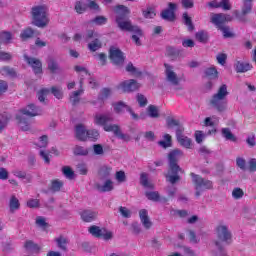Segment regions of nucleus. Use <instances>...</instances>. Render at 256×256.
<instances>
[{"label": "nucleus", "mask_w": 256, "mask_h": 256, "mask_svg": "<svg viewBox=\"0 0 256 256\" xmlns=\"http://www.w3.org/2000/svg\"><path fill=\"white\" fill-rule=\"evenodd\" d=\"M34 35L35 31H33L31 28H26L21 32L20 38L22 41H27V39H31Z\"/></svg>", "instance_id": "44"}, {"label": "nucleus", "mask_w": 256, "mask_h": 256, "mask_svg": "<svg viewBox=\"0 0 256 256\" xmlns=\"http://www.w3.org/2000/svg\"><path fill=\"white\" fill-rule=\"evenodd\" d=\"M145 195H146L147 199H149V201H155V202L159 201V199L161 197L159 195V192H156V191H154V192H145Z\"/></svg>", "instance_id": "60"}, {"label": "nucleus", "mask_w": 256, "mask_h": 256, "mask_svg": "<svg viewBox=\"0 0 256 256\" xmlns=\"http://www.w3.org/2000/svg\"><path fill=\"white\" fill-rule=\"evenodd\" d=\"M219 123V118L217 116L207 117L204 120L205 127H215Z\"/></svg>", "instance_id": "47"}, {"label": "nucleus", "mask_w": 256, "mask_h": 256, "mask_svg": "<svg viewBox=\"0 0 256 256\" xmlns=\"http://www.w3.org/2000/svg\"><path fill=\"white\" fill-rule=\"evenodd\" d=\"M114 11L116 13V25L120 31H127L128 33H133L131 36L132 41L138 47H141V37H143V30L137 26L133 25L131 19H129V15H131V10L129 7L125 5H116L114 7Z\"/></svg>", "instance_id": "1"}, {"label": "nucleus", "mask_w": 256, "mask_h": 256, "mask_svg": "<svg viewBox=\"0 0 256 256\" xmlns=\"http://www.w3.org/2000/svg\"><path fill=\"white\" fill-rule=\"evenodd\" d=\"M87 128L83 124L75 126V137L78 141H87Z\"/></svg>", "instance_id": "17"}, {"label": "nucleus", "mask_w": 256, "mask_h": 256, "mask_svg": "<svg viewBox=\"0 0 256 256\" xmlns=\"http://www.w3.org/2000/svg\"><path fill=\"white\" fill-rule=\"evenodd\" d=\"M195 38L197 39V41H199V43H208L209 42V33H207L206 31H199L196 33Z\"/></svg>", "instance_id": "41"}, {"label": "nucleus", "mask_w": 256, "mask_h": 256, "mask_svg": "<svg viewBox=\"0 0 256 256\" xmlns=\"http://www.w3.org/2000/svg\"><path fill=\"white\" fill-rule=\"evenodd\" d=\"M166 127L167 129H175L176 135H178V133H185V127H183L181 122L175 118L167 117Z\"/></svg>", "instance_id": "15"}, {"label": "nucleus", "mask_w": 256, "mask_h": 256, "mask_svg": "<svg viewBox=\"0 0 256 256\" xmlns=\"http://www.w3.org/2000/svg\"><path fill=\"white\" fill-rule=\"evenodd\" d=\"M227 95H229V92L227 91V85L223 84L218 89V92L214 94L210 100L212 109H215L218 111V113H223V111L227 109Z\"/></svg>", "instance_id": "6"}, {"label": "nucleus", "mask_w": 256, "mask_h": 256, "mask_svg": "<svg viewBox=\"0 0 256 256\" xmlns=\"http://www.w3.org/2000/svg\"><path fill=\"white\" fill-rule=\"evenodd\" d=\"M112 93L113 91L111 88H103L98 95V101H106V99H109Z\"/></svg>", "instance_id": "42"}, {"label": "nucleus", "mask_w": 256, "mask_h": 256, "mask_svg": "<svg viewBox=\"0 0 256 256\" xmlns=\"http://www.w3.org/2000/svg\"><path fill=\"white\" fill-rule=\"evenodd\" d=\"M62 173L64 177H66V179H70V180L75 179V171H73V169H71V167L69 166H64L62 168Z\"/></svg>", "instance_id": "46"}, {"label": "nucleus", "mask_w": 256, "mask_h": 256, "mask_svg": "<svg viewBox=\"0 0 256 256\" xmlns=\"http://www.w3.org/2000/svg\"><path fill=\"white\" fill-rule=\"evenodd\" d=\"M49 91L56 99H63V88L60 86H52Z\"/></svg>", "instance_id": "45"}, {"label": "nucleus", "mask_w": 256, "mask_h": 256, "mask_svg": "<svg viewBox=\"0 0 256 256\" xmlns=\"http://www.w3.org/2000/svg\"><path fill=\"white\" fill-rule=\"evenodd\" d=\"M140 185H142V187H145V189H155V185L149 182V176L145 172H142L140 174Z\"/></svg>", "instance_id": "29"}, {"label": "nucleus", "mask_w": 256, "mask_h": 256, "mask_svg": "<svg viewBox=\"0 0 256 256\" xmlns=\"http://www.w3.org/2000/svg\"><path fill=\"white\" fill-rule=\"evenodd\" d=\"M50 93V90L48 88H43L40 91L37 92L38 101L40 103H45V98Z\"/></svg>", "instance_id": "51"}, {"label": "nucleus", "mask_w": 256, "mask_h": 256, "mask_svg": "<svg viewBox=\"0 0 256 256\" xmlns=\"http://www.w3.org/2000/svg\"><path fill=\"white\" fill-rule=\"evenodd\" d=\"M2 75H8L9 77H17V72H15L14 68L9 66H5L1 69Z\"/></svg>", "instance_id": "52"}, {"label": "nucleus", "mask_w": 256, "mask_h": 256, "mask_svg": "<svg viewBox=\"0 0 256 256\" xmlns=\"http://www.w3.org/2000/svg\"><path fill=\"white\" fill-rule=\"evenodd\" d=\"M137 102H138V105L139 107H147V97H145V95L143 94H137Z\"/></svg>", "instance_id": "62"}, {"label": "nucleus", "mask_w": 256, "mask_h": 256, "mask_svg": "<svg viewBox=\"0 0 256 256\" xmlns=\"http://www.w3.org/2000/svg\"><path fill=\"white\" fill-rule=\"evenodd\" d=\"M9 121H11V114L3 112L0 115V133H3L7 125H9Z\"/></svg>", "instance_id": "27"}, {"label": "nucleus", "mask_w": 256, "mask_h": 256, "mask_svg": "<svg viewBox=\"0 0 256 256\" xmlns=\"http://www.w3.org/2000/svg\"><path fill=\"white\" fill-rule=\"evenodd\" d=\"M99 33L95 32L94 30H88L86 31V34L83 36L84 41H91V39L95 40L98 39Z\"/></svg>", "instance_id": "49"}, {"label": "nucleus", "mask_w": 256, "mask_h": 256, "mask_svg": "<svg viewBox=\"0 0 256 256\" xmlns=\"http://www.w3.org/2000/svg\"><path fill=\"white\" fill-rule=\"evenodd\" d=\"M142 15L145 19H153L157 14L155 8L147 7L146 10H142Z\"/></svg>", "instance_id": "48"}, {"label": "nucleus", "mask_w": 256, "mask_h": 256, "mask_svg": "<svg viewBox=\"0 0 256 256\" xmlns=\"http://www.w3.org/2000/svg\"><path fill=\"white\" fill-rule=\"evenodd\" d=\"M163 139L164 140L158 141V145L160 147H162L163 149H167V148H169V147H171L173 145V143L171 142L172 141L171 135L165 134L163 136Z\"/></svg>", "instance_id": "38"}, {"label": "nucleus", "mask_w": 256, "mask_h": 256, "mask_svg": "<svg viewBox=\"0 0 256 256\" xmlns=\"http://www.w3.org/2000/svg\"><path fill=\"white\" fill-rule=\"evenodd\" d=\"M126 71L127 73H132V75H141V72H139V70H137V68L133 66L132 62H129L127 64Z\"/></svg>", "instance_id": "64"}, {"label": "nucleus", "mask_w": 256, "mask_h": 256, "mask_svg": "<svg viewBox=\"0 0 256 256\" xmlns=\"http://www.w3.org/2000/svg\"><path fill=\"white\" fill-rule=\"evenodd\" d=\"M211 23L217 27V29H220L221 27L225 26V14L224 13H218V14H212L211 15Z\"/></svg>", "instance_id": "18"}, {"label": "nucleus", "mask_w": 256, "mask_h": 256, "mask_svg": "<svg viewBox=\"0 0 256 256\" xmlns=\"http://www.w3.org/2000/svg\"><path fill=\"white\" fill-rule=\"evenodd\" d=\"M220 31H222L223 33V37L225 39H229L231 37H235V34H233V32H231V28L229 26H222L221 28H218Z\"/></svg>", "instance_id": "50"}, {"label": "nucleus", "mask_w": 256, "mask_h": 256, "mask_svg": "<svg viewBox=\"0 0 256 256\" xmlns=\"http://www.w3.org/2000/svg\"><path fill=\"white\" fill-rule=\"evenodd\" d=\"M251 11H253V3L243 2L241 14L237 10L234 12V14L236 15L238 21H242L243 23H245V16L249 15Z\"/></svg>", "instance_id": "16"}, {"label": "nucleus", "mask_w": 256, "mask_h": 256, "mask_svg": "<svg viewBox=\"0 0 256 256\" xmlns=\"http://www.w3.org/2000/svg\"><path fill=\"white\" fill-rule=\"evenodd\" d=\"M98 213L93 210H84L81 213V219L85 223H91L92 221H95L97 219Z\"/></svg>", "instance_id": "23"}, {"label": "nucleus", "mask_w": 256, "mask_h": 256, "mask_svg": "<svg viewBox=\"0 0 256 256\" xmlns=\"http://www.w3.org/2000/svg\"><path fill=\"white\" fill-rule=\"evenodd\" d=\"M94 155H98L99 157H103L105 155V150L103 149V145L101 144H94L92 146Z\"/></svg>", "instance_id": "53"}, {"label": "nucleus", "mask_w": 256, "mask_h": 256, "mask_svg": "<svg viewBox=\"0 0 256 256\" xmlns=\"http://www.w3.org/2000/svg\"><path fill=\"white\" fill-rule=\"evenodd\" d=\"M36 225L38 227H41V229H47V227H49V224L47 223V221L45 220V217L43 216H38L36 218Z\"/></svg>", "instance_id": "58"}, {"label": "nucleus", "mask_w": 256, "mask_h": 256, "mask_svg": "<svg viewBox=\"0 0 256 256\" xmlns=\"http://www.w3.org/2000/svg\"><path fill=\"white\" fill-rule=\"evenodd\" d=\"M147 115L151 117V119H159V108L155 105H149L147 107Z\"/></svg>", "instance_id": "37"}, {"label": "nucleus", "mask_w": 256, "mask_h": 256, "mask_svg": "<svg viewBox=\"0 0 256 256\" xmlns=\"http://www.w3.org/2000/svg\"><path fill=\"white\" fill-rule=\"evenodd\" d=\"M88 232L96 239H104V241H111V239H113V232L107 231V229L101 228L97 225L90 226L88 228Z\"/></svg>", "instance_id": "8"}, {"label": "nucleus", "mask_w": 256, "mask_h": 256, "mask_svg": "<svg viewBox=\"0 0 256 256\" xmlns=\"http://www.w3.org/2000/svg\"><path fill=\"white\" fill-rule=\"evenodd\" d=\"M73 153L76 157H87V155H89V149L76 145L73 149Z\"/></svg>", "instance_id": "33"}, {"label": "nucleus", "mask_w": 256, "mask_h": 256, "mask_svg": "<svg viewBox=\"0 0 256 256\" xmlns=\"http://www.w3.org/2000/svg\"><path fill=\"white\" fill-rule=\"evenodd\" d=\"M88 9V0H79L75 3V11L79 15L85 13Z\"/></svg>", "instance_id": "30"}, {"label": "nucleus", "mask_w": 256, "mask_h": 256, "mask_svg": "<svg viewBox=\"0 0 256 256\" xmlns=\"http://www.w3.org/2000/svg\"><path fill=\"white\" fill-rule=\"evenodd\" d=\"M164 67V73L167 83H170V85H173L174 87H178V85L181 83V78H179V76H177V73L173 71V66L168 63H164Z\"/></svg>", "instance_id": "11"}, {"label": "nucleus", "mask_w": 256, "mask_h": 256, "mask_svg": "<svg viewBox=\"0 0 256 256\" xmlns=\"http://www.w3.org/2000/svg\"><path fill=\"white\" fill-rule=\"evenodd\" d=\"M90 23H95V25H106L107 17L105 16H96L94 19L90 21Z\"/></svg>", "instance_id": "59"}, {"label": "nucleus", "mask_w": 256, "mask_h": 256, "mask_svg": "<svg viewBox=\"0 0 256 256\" xmlns=\"http://www.w3.org/2000/svg\"><path fill=\"white\" fill-rule=\"evenodd\" d=\"M175 11H177V4L170 2L168 4V8L163 10L161 12V17L164 19V21H175Z\"/></svg>", "instance_id": "14"}, {"label": "nucleus", "mask_w": 256, "mask_h": 256, "mask_svg": "<svg viewBox=\"0 0 256 256\" xmlns=\"http://www.w3.org/2000/svg\"><path fill=\"white\" fill-rule=\"evenodd\" d=\"M113 171V168L107 165L102 166L99 169L98 175L99 178L103 181V180H107L109 179V177H111V172Z\"/></svg>", "instance_id": "26"}, {"label": "nucleus", "mask_w": 256, "mask_h": 256, "mask_svg": "<svg viewBox=\"0 0 256 256\" xmlns=\"http://www.w3.org/2000/svg\"><path fill=\"white\" fill-rule=\"evenodd\" d=\"M76 171L77 173H79L80 175H87V173H89V168H87V164L85 163H79L76 166Z\"/></svg>", "instance_id": "55"}, {"label": "nucleus", "mask_w": 256, "mask_h": 256, "mask_svg": "<svg viewBox=\"0 0 256 256\" xmlns=\"http://www.w3.org/2000/svg\"><path fill=\"white\" fill-rule=\"evenodd\" d=\"M253 66L249 64V62L243 60H237L235 63L236 73H247V71H251Z\"/></svg>", "instance_id": "19"}, {"label": "nucleus", "mask_w": 256, "mask_h": 256, "mask_svg": "<svg viewBox=\"0 0 256 256\" xmlns=\"http://www.w3.org/2000/svg\"><path fill=\"white\" fill-rule=\"evenodd\" d=\"M111 121H113V116H111V114H97L94 118V123L103 127L104 131L113 133L115 137L122 139V141H131V136L128 134H123L119 125L108 124L111 123Z\"/></svg>", "instance_id": "4"}, {"label": "nucleus", "mask_w": 256, "mask_h": 256, "mask_svg": "<svg viewBox=\"0 0 256 256\" xmlns=\"http://www.w3.org/2000/svg\"><path fill=\"white\" fill-rule=\"evenodd\" d=\"M84 90L83 88L77 90V91H73L70 94V102L72 103L73 107H75L76 105H79V103H81V95H83Z\"/></svg>", "instance_id": "25"}, {"label": "nucleus", "mask_w": 256, "mask_h": 256, "mask_svg": "<svg viewBox=\"0 0 256 256\" xmlns=\"http://www.w3.org/2000/svg\"><path fill=\"white\" fill-rule=\"evenodd\" d=\"M127 107H129V106H127V104H125L123 101H120V102L114 104V111H115V113H123V111H125V109L127 111Z\"/></svg>", "instance_id": "54"}, {"label": "nucleus", "mask_w": 256, "mask_h": 256, "mask_svg": "<svg viewBox=\"0 0 256 256\" xmlns=\"http://www.w3.org/2000/svg\"><path fill=\"white\" fill-rule=\"evenodd\" d=\"M103 47V43H101V40L99 38H96L92 40L90 43H88V49L92 53H95V51H99Z\"/></svg>", "instance_id": "35"}, {"label": "nucleus", "mask_w": 256, "mask_h": 256, "mask_svg": "<svg viewBox=\"0 0 256 256\" xmlns=\"http://www.w3.org/2000/svg\"><path fill=\"white\" fill-rule=\"evenodd\" d=\"M243 195H245V192L241 188H234L232 191V197L234 199H242Z\"/></svg>", "instance_id": "63"}, {"label": "nucleus", "mask_w": 256, "mask_h": 256, "mask_svg": "<svg viewBox=\"0 0 256 256\" xmlns=\"http://www.w3.org/2000/svg\"><path fill=\"white\" fill-rule=\"evenodd\" d=\"M236 165L241 169V171H247V161L245 158L238 157L236 158Z\"/></svg>", "instance_id": "56"}, {"label": "nucleus", "mask_w": 256, "mask_h": 256, "mask_svg": "<svg viewBox=\"0 0 256 256\" xmlns=\"http://www.w3.org/2000/svg\"><path fill=\"white\" fill-rule=\"evenodd\" d=\"M176 139L181 147H185V149H191V138L183 135V132H178L176 134Z\"/></svg>", "instance_id": "21"}, {"label": "nucleus", "mask_w": 256, "mask_h": 256, "mask_svg": "<svg viewBox=\"0 0 256 256\" xmlns=\"http://www.w3.org/2000/svg\"><path fill=\"white\" fill-rule=\"evenodd\" d=\"M24 249L30 253H39V251H41V247H39V245L32 240H27L24 243Z\"/></svg>", "instance_id": "28"}, {"label": "nucleus", "mask_w": 256, "mask_h": 256, "mask_svg": "<svg viewBox=\"0 0 256 256\" xmlns=\"http://www.w3.org/2000/svg\"><path fill=\"white\" fill-rule=\"evenodd\" d=\"M37 117L43 115V108L35 106V104H28L25 108L21 109L16 115V121L21 127L22 131H29V120L25 117Z\"/></svg>", "instance_id": "5"}, {"label": "nucleus", "mask_w": 256, "mask_h": 256, "mask_svg": "<svg viewBox=\"0 0 256 256\" xmlns=\"http://www.w3.org/2000/svg\"><path fill=\"white\" fill-rule=\"evenodd\" d=\"M115 179L116 181H118V183H125V181H127V176L125 175V171L123 170L117 171L115 175Z\"/></svg>", "instance_id": "61"}, {"label": "nucleus", "mask_w": 256, "mask_h": 256, "mask_svg": "<svg viewBox=\"0 0 256 256\" xmlns=\"http://www.w3.org/2000/svg\"><path fill=\"white\" fill-rule=\"evenodd\" d=\"M20 208H21V203H19V199L17 198V196L15 195L11 196L10 202H9L10 213H15V211H19Z\"/></svg>", "instance_id": "31"}, {"label": "nucleus", "mask_w": 256, "mask_h": 256, "mask_svg": "<svg viewBox=\"0 0 256 256\" xmlns=\"http://www.w3.org/2000/svg\"><path fill=\"white\" fill-rule=\"evenodd\" d=\"M24 59L30 67H32L35 75H39L40 73H43V63H41V60L33 57H29L26 54L24 55Z\"/></svg>", "instance_id": "13"}, {"label": "nucleus", "mask_w": 256, "mask_h": 256, "mask_svg": "<svg viewBox=\"0 0 256 256\" xmlns=\"http://www.w3.org/2000/svg\"><path fill=\"white\" fill-rule=\"evenodd\" d=\"M61 187H63V183L61 181L53 180L50 189L54 193H57L58 191H61Z\"/></svg>", "instance_id": "57"}, {"label": "nucleus", "mask_w": 256, "mask_h": 256, "mask_svg": "<svg viewBox=\"0 0 256 256\" xmlns=\"http://www.w3.org/2000/svg\"><path fill=\"white\" fill-rule=\"evenodd\" d=\"M57 243V247L62 251H67V245H69V239L65 238V236H59L55 239Z\"/></svg>", "instance_id": "36"}, {"label": "nucleus", "mask_w": 256, "mask_h": 256, "mask_svg": "<svg viewBox=\"0 0 256 256\" xmlns=\"http://www.w3.org/2000/svg\"><path fill=\"white\" fill-rule=\"evenodd\" d=\"M183 157V151L180 149H174L168 154V173L165 174V177L171 185L179 183L181 181V176L179 173H184L181 166H179V160Z\"/></svg>", "instance_id": "2"}, {"label": "nucleus", "mask_w": 256, "mask_h": 256, "mask_svg": "<svg viewBox=\"0 0 256 256\" xmlns=\"http://www.w3.org/2000/svg\"><path fill=\"white\" fill-rule=\"evenodd\" d=\"M99 139V131L95 129L87 130L86 141H97Z\"/></svg>", "instance_id": "43"}, {"label": "nucleus", "mask_w": 256, "mask_h": 256, "mask_svg": "<svg viewBox=\"0 0 256 256\" xmlns=\"http://www.w3.org/2000/svg\"><path fill=\"white\" fill-rule=\"evenodd\" d=\"M95 187L99 193H109V191H113V189H115L111 179H107L103 185L97 183L95 184Z\"/></svg>", "instance_id": "20"}, {"label": "nucleus", "mask_w": 256, "mask_h": 256, "mask_svg": "<svg viewBox=\"0 0 256 256\" xmlns=\"http://www.w3.org/2000/svg\"><path fill=\"white\" fill-rule=\"evenodd\" d=\"M221 133L222 137H224L226 141H232V143H237V138L234 134L231 133V129L222 128Z\"/></svg>", "instance_id": "32"}, {"label": "nucleus", "mask_w": 256, "mask_h": 256, "mask_svg": "<svg viewBox=\"0 0 256 256\" xmlns=\"http://www.w3.org/2000/svg\"><path fill=\"white\" fill-rule=\"evenodd\" d=\"M204 75L208 79H219V72L215 67H209L204 70Z\"/></svg>", "instance_id": "34"}, {"label": "nucleus", "mask_w": 256, "mask_h": 256, "mask_svg": "<svg viewBox=\"0 0 256 256\" xmlns=\"http://www.w3.org/2000/svg\"><path fill=\"white\" fill-rule=\"evenodd\" d=\"M109 59L116 67H121L125 63V54L121 49L111 46L109 49Z\"/></svg>", "instance_id": "10"}, {"label": "nucleus", "mask_w": 256, "mask_h": 256, "mask_svg": "<svg viewBox=\"0 0 256 256\" xmlns=\"http://www.w3.org/2000/svg\"><path fill=\"white\" fill-rule=\"evenodd\" d=\"M166 53H167L168 57H170L171 59H177V57H179V55H181V50L177 49L173 46H168L166 48Z\"/></svg>", "instance_id": "40"}, {"label": "nucleus", "mask_w": 256, "mask_h": 256, "mask_svg": "<svg viewBox=\"0 0 256 256\" xmlns=\"http://www.w3.org/2000/svg\"><path fill=\"white\" fill-rule=\"evenodd\" d=\"M46 61H47V65H48V69L50 70V73L55 74V73H59V71H61L59 62H57L55 58L50 56L47 58Z\"/></svg>", "instance_id": "24"}, {"label": "nucleus", "mask_w": 256, "mask_h": 256, "mask_svg": "<svg viewBox=\"0 0 256 256\" xmlns=\"http://www.w3.org/2000/svg\"><path fill=\"white\" fill-rule=\"evenodd\" d=\"M140 88L141 84H139L135 79L123 81L118 85V89L123 93H133V91H138Z\"/></svg>", "instance_id": "12"}, {"label": "nucleus", "mask_w": 256, "mask_h": 256, "mask_svg": "<svg viewBox=\"0 0 256 256\" xmlns=\"http://www.w3.org/2000/svg\"><path fill=\"white\" fill-rule=\"evenodd\" d=\"M32 23L36 27H47V23H49V19L47 18V7H32Z\"/></svg>", "instance_id": "7"}, {"label": "nucleus", "mask_w": 256, "mask_h": 256, "mask_svg": "<svg viewBox=\"0 0 256 256\" xmlns=\"http://www.w3.org/2000/svg\"><path fill=\"white\" fill-rule=\"evenodd\" d=\"M139 217L140 221L146 229H149L153 226V222H151V219H149V214L147 213L146 209H142L139 211Z\"/></svg>", "instance_id": "22"}, {"label": "nucleus", "mask_w": 256, "mask_h": 256, "mask_svg": "<svg viewBox=\"0 0 256 256\" xmlns=\"http://www.w3.org/2000/svg\"><path fill=\"white\" fill-rule=\"evenodd\" d=\"M190 175L192 177L196 191H206L207 189H213V182L211 180H207L195 173H191Z\"/></svg>", "instance_id": "9"}, {"label": "nucleus", "mask_w": 256, "mask_h": 256, "mask_svg": "<svg viewBox=\"0 0 256 256\" xmlns=\"http://www.w3.org/2000/svg\"><path fill=\"white\" fill-rule=\"evenodd\" d=\"M216 237L217 240L214 241V245L217 251L214 252V256H228L225 250V245H231L233 239V234L229 230V226L225 224H219L216 227Z\"/></svg>", "instance_id": "3"}, {"label": "nucleus", "mask_w": 256, "mask_h": 256, "mask_svg": "<svg viewBox=\"0 0 256 256\" xmlns=\"http://www.w3.org/2000/svg\"><path fill=\"white\" fill-rule=\"evenodd\" d=\"M182 19L184 21V25L188 27V31H195V25H193V20L187 12L183 13Z\"/></svg>", "instance_id": "39"}]
</instances>
